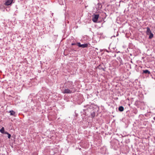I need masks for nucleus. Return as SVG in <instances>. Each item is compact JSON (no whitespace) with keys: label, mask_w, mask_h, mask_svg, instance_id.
I'll return each instance as SVG.
<instances>
[{"label":"nucleus","mask_w":155,"mask_h":155,"mask_svg":"<svg viewBox=\"0 0 155 155\" xmlns=\"http://www.w3.org/2000/svg\"><path fill=\"white\" fill-rule=\"evenodd\" d=\"M75 91L74 90L73 91V89H69L68 88H65L62 91V92L64 94H69L73 92H74Z\"/></svg>","instance_id":"f257e3e1"},{"label":"nucleus","mask_w":155,"mask_h":155,"mask_svg":"<svg viewBox=\"0 0 155 155\" xmlns=\"http://www.w3.org/2000/svg\"><path fill=\"white\" fill-rule=\"evenodd\" d=\"M67 87L71 89H73L74 87L73 83L72 81H68L67 83Z\"/></svg>","instance_id":"f03ea898"},{"label":"nucleus","mask_w":155,"mask_h":155,"mask_svg":"<svg viewBox=\"0 0 155 155\" xmlns=\"http://www.w3.org/2000/svg\"><path fill=\"white\" fill-rule=\"evenodd\" d=\"M77 45L79 47H81L83 48H84L87 47L88 46V45L87 44H84L81 45L80 42H78L77 43Z\"/></svg>","instance_id":"7ed1b4c3"},{"label":"nucleus","mask_w":155,"mask_h":155,"mask_svg":"<svg viewBox=\"0 0 155 155\" xmlns=\"http://www.w3.org/2000/svg\"><path fill=\"white\" fill-rule=\"evenodd\" d=\"M13 0H6L4 5L6 6H8L12 4L13 2Z\"/></svg>","instance_id":"20e7f679"},{"label":"nucleus","mask_w":155,"mask_h":155,"mask_svg":"<svg viewBox=\"0 0 155 155\" xmlns=\"http://www.w3.org/2000/svg\"><path fill=\"white\" fill-rule=\"evenodd\" d=\"M99 17V15H95L92 18V21L94 22H97Z\"/></svg>","instance_id":"39448f33"},{"label":"nucleus","mask_w":155,"mask_h":155,"mask_svg":"<svg viewBox=\"0 0 155 155\" xmlns=\"http://www.w3.org/2000/svg\"><path fill=\"white\" fill-rule=\"evenodd\" d=\"M146 28L147 30L146 33L147 35H149L150 34L152 33L150 28L149 27H147Z\"/></svg>","instance_id":"423d86ee"},{"label":"nucleus","mask_w":155,"mask_h":155,"mask_svg":"<svg viewBox=\"0 0 155 155\" xmlns=\"http://www.w3.org/2000/svg\"><path fill=\"white\" fill-rule=\"evenodd\" d=\"M143 74H150V71H149L148 70H143Z\"/></svg>","instance_id":"0eeeda50"},{"label":"nucleus","mask_w":155,"mask_h":155,"mask_svg":"<svg viewBox=\"0 0 155 155\" xmlns=\"http://www.w3.org/2000/svg\"><path fill=\"white\" fill-rule=\"evenodd\" d=\"M118 110L120 111H123L124 110V107L123 106H120L118 108Z\"/></svg>","instance_id":"6e6552de"},{"label":"nucleus","mask_w":155,"mask_h":155,"mask_svg":"<svg viewBox=\"0 0 155 155\" xmlns=\"http://www.w3.org/2000/svg\"><path fill=\"white\" fill-rule=\"evenodd\" d=\"M9 112L10 113L11 115H13L15 114V112L13 110H10Z\"/></svg>","instance_id":"1a4fd4ad"},{"label":"nucleus","mask_w":155,"mask_h":155,"mask_svg":"<svg viewBox=\"0 0 155 155\" xmlns=\"http://www.w3.org/2000/svg\"><path fill=\"white\" fill-rule=\"evenodd\" d=\"M0 132L2 134L5 133V132L4 131V127H2V128L0 130Z\"/></svg>","instance_id":"9d476101"},{"label":"nucleus","mask_w":155,"mask_h":155,"mask_svg":"<svg viewBox=\"0 0 155 155\" xmlns=\"http://www.w3.org/2000/svg\"><path fill=\"white\" fill-rule=\"evenodd\" d=\"M5 134H7L8 135V138L9 139L10 138L11 135L9 134L6 131L5 132Z\"/></svg>","instance_id":"9b49d317"},{"label":"nucleus","mask_w":155,"mask_h":155,"mask_svg":"<svg viewBox=\"0 0 155 155\" xmlns=\"http://www.w3.org/2000/svg\"><path fill=\"white\" fill-rule=\"evenodd\" d=\"M149 35H150V36H149V39L152 38L153 37V34L152 33L150 34Z\"/></svg>","instance_id":"f8f14e48"},{"label":"nucleus","mask_w":155,"mask_h":155,"mask_svg":"<svg viewBox=\"0 0 155 155\" xmlns=\"http://www.w3.org/2000/svg\"><path fill=\"white\" fill-rule=\"evenodd\" d=\"M91 117L93 118L95 117V114L94 112H93L91 114Z\"/></svg>","instance_id":"ddd939ff"},{"label":"nucleus","mask_w":155,"mask_h":155,"mask_svg":"<svg viewBox=\"0 0 155 155\" xmlns=\"http://www.w3.org/2000/svg\"><path fill=\"white\" fill-rule=\"evenodd\" d=\"M76 45V44L75 43H71V45Z\"/></svg>","instance_id":"4468645a"},{"label":"nucleus","mask_w":155,"mask_h":155,"mask_svg":"<svg viewBox=\"0 0 155 155\" xmlns=\"http://www.w3.org/2000/svg\"><path fill=\"white\" fill-rule=\"evenodd\" d=\"M60 4H61V5H62V4H63V2H60Z\"/></svg>","instance_id":"2eb2a0df"},{"label":"nucleus","mask_w":155,"mask_h":155,"mask_svg":"<svg viewBox=\"0 0 155 155\" xmlns=\"http://www.w3.org/2000/svg\"><path fill=\"white\" fill-rule=\"evenodd\" d=\"M102 70H103L104 71H105V70H104V68H102Z\"/></svg>","instance_id":"dca6fc26"},{"label":"nucleus","mask_w":155,"mask_h":155,"mask_svg":"<svg viewBox=\"0 0 155 155\" xmlns=\"http://www.w3.org/2000/svg\"><path fill=\"white\" fill-rule=\"evenodd\" d=\"M102 70H103L104 71H105V70H104V68H102Z\"/></svg>","instance_id":"f3484780"},{"label":"nucleus","mask_w":155,"mask_h":155,"mask_svg":"<svg viewBox=\"0 0 155 155\" xmlns=\"http://www.w3.org/2000/svg\"><path fill=\"white\" fill-rule=\"evenodd\" d=\"M153 119L155 120V117H153Z\"/></svg>","instance_id":"a211bd4d"},{"label":"nucleus","mask_w":155,"mask_h":155,"mask_svg":"<svg viewBox=\"0 0 155 155\" xmlns=\"http://www.w3.org/2000/svg\"><path fill=\"white\" fill-rule=\"evenodd\" d=\"M106 51L108 52L107 50H106Z\"/></svg>","instance_id":"6ab92c4d"}]
</instances>
